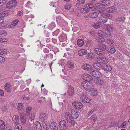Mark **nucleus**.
Masks as SVG:
<instances>
[{
	"mask_svg": "<svg viewBox=\"0 0 130 130\" xmlns=\"http://www.w3.org/2000/svg\"><path fill=\"white\" fill-rule=\"evenodd\" d=\"M107 12L109 13L113 12L115 11V8L114 7H111L108 8L106 9Z\"/></svg>",
	"mask_w": 130,
	"mask_h": 130,
	"instance_id": "nucleus-28",
	"label": "nucleus"
},
{
	"mask_svg": "<svg viewBox=\"0 0 130 130\" xmlns=\"http://www.w3.org/2000/svg\"><path fill=\"white\" fill-rule=\"evenodd\" d=\"M94 51L98 55L99 54V53L101 51L100 50L99 48H96L94 50Z\"/></svg>",
	"mask_w": 130,
	"mask_h": 130,
	"instance_id": "nucleus-54",
	"label": "nucleus"
},
{
	"mask_svg": "<svg viewBox=\"0 0 130 130\" xmlns=\"http://www.w3.org/2000/svg\"><path fill=\"white\" fill-rule=\"evenodd\" d=\"M83 69L86 70H93V68L91 66L87 64H84L82 66Z\"/></svg>",
	"mask_w": 130,
	"mask_h": 130,
	"instance_id": "nucleus-17",
	"label": "nucleus"
},
{
	"mask_svg": "<svg viewBox=\"0 0 130 130\" xmlns=\"http://www.w3.org/2000/svg\"><path fill=\"white\" fill-rule=\"evenodd\" d=\"M87 57L90 60H92L94 58V54L93 53H88L87 55Z\"/></svg>",
	"mask_w": 130,
	"mask_h": 130,
	"instance_id": "nucleus-22",
	"label": "nucleus"
},
{
	"mask_svg": "<svg viewBox=\"0 0 130 130\" xmlns=\"http://www.w3.org/2000/svg\"><path fill=\"white\" fill-rule=\"evenodd\" d=\"M6 50H3L0 49V55L5 54L6 53Z\"/></svg>",
	"mask_w": 130,
	"mask_h": 130,
	"instance_id": "nucleus-47",
	"label": "nucleus"
},
{
	"mask_svg": "<svg viewBox=\"0 0 130 130\" xmlns=\"http://www.w3.org/2000/svg\"><path fill=\"white\" fill-rule=\"evenodd\" d=\"M89 75L87 74H85L82 76V78L84 80L87 81V78H88Z\"/></svg>",
	"mask_w": 130,
	"mask_h": 130,
	"instance_id": "nucleus-45",
	"label": "nucleus"
},
{
	"mask_svg": "<svg viewBox=\"0 0 130 130\" xmlns=\"http://www.w3.org/2000/svg\"><path fill=\"white\" fill-rule=\"evenodd\" d=\"M127 123V122L126 121L122 123V125L121 126V127L122 128H124L125 127Z\"/></svg>",
	"mask_w": 130,
	"mask_h": 130,
	"instance_id": "nucleus-59",
	"label": "nucleus"
},
{
	"mask_svg": "<svg viewBox=\"0 0 130 130\" xmlns=\"http://www.w3.org/2000/svg\"><path fill=\"white\" fill-rule=\"evenodd\" d=\"M93 26L96 29H98L100 27V26L99 24L97 23H96L93 25Z\"/></svg>",
	"mask_w": 130,
	"mask_h": 130,
	"instance_id": "nucleus-52",
	"label": "nucleus"
},
{
	"mask_svg": "<svg viewBox=\"0 0 130 130\" xmlns=\"http://www.w3.org/2000/svg\"><path fill=\"white\" fill-rule=\"evenodd\" d=\"M104 35L107 37H109L111 36V33L110 32L108 31V30H106L104 32Z\"/></svg>",
	"mask_w": 130,
	"mask_h": 130,
	"instance_id": "nucleus-41",
	"label": "nucleus"
},
{
	"mask_svg": "<svg viewBox=\"0 0 130 130\" xmlns=\"http://www.w3.org/2000/svg\"><path fill=\"white\" fill-rule=\"evenodd\" d=\"M5 61V59L4 57L0 56V62L1 63L4 62Z\"/></svg>",
	"mask_w": 130,
	"mask_h": 130,
	"instance_id": "nucleus-57",
	"label": "nucleus"
},
{
	"mask_svg": "<svg viewBox=\"0 0 130 130\" xmlns=\"http://www.w3.org/2000/svg\"><path fill=\"white\" fill-rule=\"evenodd\" d=\"M65 70H64V69H63L62 70V71L61 72V76H64V75L65 74Z\"/></svg>",
	"mask_w": 130,
	"mask_h": 130,
	"instance_id": "nucleus-62",
	"label": "nucleus"
},
{
	"mask_svg": "<svg viewBox=\"0 0 130 130\" xmlns=\"http://www.w3.org/2000/svg\"><path fill=\"white\" fill-rule=\"evenodd\" d=\"M98 40L99 42H102L104 41L105 39L102 37H99L98 38Z\"/></svg>",
	"mask_w": 130,
	"mask_h": 130,
	"instance_id": "nucleus-48",
	"label": "nucleus"
},
{
	"mask_svg": "<svg viewBox=\"0 0 130 130\" xmlns=\"http://www.w3.org/2000/svg\"><path fill=\"white\" fill-rule=\"evenodd\" d=\"M107 30H108L110 32L112 31L113 29V27L111 25H107L106 26Z\"/></svg>",
	"mask_w": 130,
	"mask_h": 130,
	"instance_id": "nucleus-36",
	"label": "nucleus"
},
{
	"mask_svg": "<svg viewBox=\"0 0 130 130\" xmlns=\"http://www.w3.org/2000/svg\"><path fill=\"white\" fill-rule=\"evenodd\" d=\"M67 65L69 69L71 70L74 67V65L73 63L70 61L68 62Z\"/></svg>",
	"mask_w": 130,
	"mask_h": 130,
	"instance_id": "nucleus-30",
	"label": "nucleus"
},
{
	"mask_svg": "<svg viewBox=\"0 0 130 130\" xmlns=\"http://www.w3.org/2000/svg\"><path fill=\"white\" fill-rule=\"evenodd\" d=\"M89 92L91 95L93 96H96L98 94V91L96 90H95L94 89H90Z\"/></svg>",
	"mask_w": 130,
	"mask_h": 130,
	"instance_id": "nucleus-21",
	"label": "nucleus"
},
{
	"mask_svg": "<svg viewBox=\"0 0 130 130\" xmlns=\"http://www.w3.org/2000/svg\"><path fill=\"white\" fill-rule=\"evenodd\" d=\"M47 117L46 113H40L39 117L40 120L42 121H44L46 119Z\"/></svg>",
	"mask_w": 130,
	"mask_h": 130,
	"instance_id": "nucleus-13",
	"label": "nucleus"
},
{
	"mask_svg": "<svg viewBox=\"0 0 130 130\" xmlns=\"http://www.w3.org/2000/svg\"><path fill=\"white\" fill-rule=\"evenodd\" d=\"M80 98L81 100L85 103H89L91 100L90 98H88L85 95L83 94L80 95Z\"/></svg>",
	"mask_w": 130,
	"mask_h": 130,
	"instance_id": "nucleus-5",
	"label": "nucleus"
},
{
	"mask_svg": "<svg viewBox=\"0 0 130 130\" xmlns=\"http://www.w3.org/2000/svg\"><path fill=\"white\" fill-rule=\"evenodd\" d=\"M86 7L88 9H91L93 8V5L89 3H88L86 5Z\"/></svg>",
	"mask_w": 130,
	"mask_h": 130,
	"instance_id": "nucleus-49",
	"label": "nucleus"
},
{
	"mask_svg": "<svg viewBox=\"0 0 130 130\" xmlns=\"http://www.w3.org/2000/svg\"><path fill=\"white\" fill-rule=\"evenodd\" d=\"M0 129L1 130H5V123L3 120L0 119Z\"/></svg>",
	"mask_w": 130,
	"mask_h": 130,
	"instance_id": "nucleus-19",
	"label": "nucleus"
},
{
	"mask_svg": "<svg viewBox=\"0 0 130 130\" xmlns=\"http://www.w3.org/2000/svg\"><path fill=\"white\" fill-rule=\"evenodd\" d=\"M60 128V130H65V120H62L59 122Z\"/></svg>",
	"mask_w": 130,
	"mask_h": 130,
	"instance_id": "nucleus-12",
	"label": "nucleus"
},
{
	"mask_svg": "<svg viewBox=\"0 0 130 130\" xmlns=\"http://www.w3.org/2000/svg\"><path fill=\"white\" fill-rule=\"evenodd\" d=\"M7 25L5 24H1L0 25V29H3L6 28Z\"/></svg>",
	"mask_w": 130,
	"mask_h": 130,
	"instance_id": "nucleus-53",
	"label": "nucleus"
},
{
	"mask_svg": "<svg viewBox=\"0 0 130 130\" xmlns=\"http://www.w3.org/2000/svg\"><path fill=\"white\" fill-rule=\"evenodd\" d=\"M92 45V41L91 40H88L87 41L86 46L87 47H90Z\"/></svg>",
	"mask_w": 130,
	"mask_h": 130,
	"instance_id": "nucleus-39",
	"label": "nucleus"
},
{
	"mask_svg": "<svg viewBox=\"0 0 130 130\" xmlns=\"http://www.w3.org/2000/svg\"><path fill=\"white\" fill-rule=\"evenodd\" d=\"M19 21L18 19H16L12 21L11 23V25L14 26L16 25L18 22Z\"/></svg>",
	"mask_w": 130,
	"mask_h": 130,
	"instance_id": "nucleus-43",
	"label": "nucleus"
},
{
	"mask_svg": "<svg viewBox=\"0 0 130 130\" xmlns=\"http://www.w3.org/2000/svg\"><path fill=\"white\" fill-rule=\"evenodd\" d=\"M66 119L68 123H71L72 125L75 124V122L72 120L73 118H72L71 115L69 112H67L66 113Z\"/></svg>",
	"mask_w": 130,
	"mask_h": 130,
	"instance_id": "nucleus-1",
	"label": "nucleus"
},
{
	"mask_svg": "<svg viewBox=\"0 0 130 130\" xmlns=\"http://www.w3.org/2000/svg\"><path fill=\"white\" fill-rule=\"evenodd\" d=\"M50 127L53 130H58L57 124L54 122H53L51 123Z\"/></svg>",
	"mask_w": 130,
	"mask_h": 130,
	"instance_id": "nucleus-15",
	"label": "nucleus"
},
{
	"mask_svg": "<svg viewBox=\"0 0 130 130\" xmlns=\"http://www.w3.org/2000/svg\"><path fill=\"white\" fill-rule=\"evenodd\" d=\"M20 117L22 123L23 125H25L26 121V117L24 115H21Z\"/></svg>",
	"mask_w": 130,
	"mask_h": 130,
	"instance_id": "nucleus-14",
	"label": "nucleus"
},
{
	"mask_svg": "<svg viewBox=\"0 0 130 130\" xmlns=\"http://www.w3.org/2000/svg\"><path fill=\"white\" fill-rule=\"evenodd\" d=\"M12 121L16 124H18L19 121V117L17 115H14L13 117Z\"/></svg>",
	"mask_w": 130,
	"mask_h": 130,
	"instance_id": "nucleus-11",
	"label": "nucleus"
},
{
	"mask_svg": "<svg viewBox=\"0 0 130 130\" xmlns=\"http://www.w3.org/2000/svg\"><path fill=\"white\" fill-rule=\"evenodd\" d=\"M99 48L100 50V51H104L106 49V46L102 43H100L99 45Z\"/></svg>",
	"mask_w": 130,
	"mask_h": 130,
	"instance_id": "nucleus-27",
	"label": "nucleus"
},
{
	"mask_svg": "<svg viewBox=\"0 0 130 130\" xmlns=\"http://www.w3.org/2000/svg\"><path fill=\"white\" fill-rule=\"evenodd\" d=\"M90 72L91 74L94 77L99 78L102 76V74L101 73L96 70H91Z\"/></svg>",
	"mask_w": 130,
	"mask_h": 130,
	"instance_id": "nucleus-6",
	"label": "nucleus"
},
{
	"mask_svg": "<svg viewBox=\"0 0 130 130\" xmlns=\"http://www.w3.org/2000/svg\"><path fill=\"white\" fill-rule=\"evenodd\" d=\"M68 89L67 92V95L71 96L74 94V88L71 86H68Z\"/></svg>",
	"mask_w": 130,
	"mask_h": 130,
	"instance_id": "nucleus-8",
	"label": "nucleus"
},
{
	"mask_svg": "<svg viewBox=\"0 0 130 130\" xmlns=\"http://www.w3.org/2000/svg\"><path fill=\"white\" fill-rule=\"evenodd\" d=\"M113 42V41L111 39H108L107 40V42L108 44H112Z\"/></svg>",
	"mask_w": 130,
	"mask_h": 130,
	"instance_id": "nucleus-56",
	"label": "nucleus"
},
{
	"mask_svg": "<svg viewBox=\"0 0 130 130\" xmlns=\"http://www.w3.org/2000/svg\"><path fill=\"white\" fill-rule=\"evenodd\" d=\"M7 8L5 7H1L0 8V13H3V11L6 10V9Z\"/></svg>",
	"mask_w": 130,
	"mask_h": 130,
	"instance_id": "nucleus-55",
	"label": "nucleus"
},
{
	"mask_svg": "<svg viewBox=\"0 0 130 130\" xmlns=\"http://www.w3.org/2000/svg\"><path fill=\"white\" fill-rule=\"evenodd\" d=\"M98 15V13L97 12H93L89 13V16L91 18H95L97 17Z\"/></svg>",
	"mask_w": 130,
	"mask_h": 130,
	"instance_id": "nucleus-32",
	"label": "nucleus"
},
{
	"mask_svg": "<svg viewBox=\"0 0 130 130\" xmlns=\"http://www.w3.org/2000/svg\"><path fill=\"white\" fill-rule=\"evenodd\" d=\"M90 118L92 120L94 121H96L97 120V116L95 114L92 116Z\"/></svg>",
	"mask_w": 130,
	"mask_h": 130,
	"instance_id": "nucleus-42",
	"label": "nucleus"
},
{
	"mask_svg": "<svg viewBox=\"0 0 130 130\" xmlns=\"http://www.w3.org/2000/svg\"><path fill=\"white\" fill-rule=\"evenodd\" d=\"M107 50L109 53L111 54L115 53L116 52L115 48L111 45H110L107 47Z\"/></svg>",
	"mask_w": 130,
	"mask_h": 130,
	"instance_id": "nucleus-10",
	"label": "nucleus"
},
{
	"mask_svg": "<svg viewBox=\"0 0 130 130\" xmlns=\"http://www.w3.org/2000/svg\"><path fill=\"white\" fill-rule=\"evenodd\" d=\"M103 32L101 30L99 31L98 32V35L99 36V37H101L102 34Z\"/></svg>",
	"mask_w": 130,
	"mask_h": 130,
	"instance_id": "nucleus-61",
	"label": "nucleus"
},
{
	"mask_svg": "<svg viewBox=\"0 0 130 130\" xmlns=\"http://www.w3.org/2000/svg\"><path fill=\"white\" fill-rule=\"evenodd\" d=\"M102 69L106 71H110L111 70L112 68L110 65H106L102 68Z\"/></svg>",
	"mask_w": 130,
	"mask_h": 130,
	"instance_id": "nucleus-25",
	"label": "nucleus"
},
{
	"mask_svg": "<svg viewBox=\"0 0 130 130\" xmlns=\"http://www.w3.org/2000/svg\"><path fill=\"white\" fill-rule=\"evenodd\" d=\"M93 80V78L90 75H89L87 81L89 82H90L92 81Z\"/></svg>",
	"mask_w": 130,
	"mask_h": 130,
	"instance_id": "nucleus-51",
	"label": "nucleus"
},
{
	"mask_svg": "<svg viewBox=\"0 0 130 130\" xmlns=\"http://www.w3.org/2000/svg\"><path fill=\"white\" fill-rule=\"evenodd\" d=\"M95 59L96 61L101 63L104 64L107 63H108V60L105 58L103 57H98L95 58Z\"/></svg>",
	"mask_w": 130,
	"mask_h": 130,
	"instance_id": "nucleus-3",
	"label": "nucleus"
},
{
	"mask_svg": "<svg viewBox=\"0 0 130 130\" xmlns=\"http://www.w3.org/2000/svg\"><path fill=\"white\" fill-rule=\"evenodd\" d=\"M92 66L95 69L98 70H99L101 67V66L99 63H94L92 64Z\"/></svg>",
	"mask_w": 130,
	"mask_h": 130,
	"instance_id": "nucleus-23",
	"label": "nucleus"
},
{
	"mask_svg": "<svg viewBox=\"0 0 130 130\" xmlns=\"http://www.w3.org/2000/svg\"><path fill=\"white\" fill-rule=\"evenodd\" d=\"M81 85L82 87L86 90V93H89L90 89L91 87L90 83H86V82L83 81L81 83Z\"/></svg>",
	"mask_w": 130,
	"mask_h": 130,
	"instance_id": "nucleus-2",
	"label": "nucleus"
},
{
	"mask_svg": "<svg viewBox=\"0 0 130 130\" xmlns=\"http://www.w3.org/2000/svg\"><path fill=\"white\" fill-rule=\"evenodd\" d=\"M95 83L99 85H102L103 83V80L100 78H96L94 80Z\"/></svg>",
	"mask_w": 130,
	"mask_h": 130,
	"instance_id": "nucleus-24",
	"label": "nucleus"
},
{
	"mask_svg": "<svg viewBox=\"0 0 130 130\" xmlns=\"http://www.w3.org/2000/svg\"><path fill=\"white\" fill-rule=\"evenodd\" d=\"M71 6L70 4L69 3H68L66 5V10H69L71 8Z\"/></svg>",
	"mask_w": 130,
	"mask_h": 130,
	"instance_id": "nucleus-50",
	"label": "nucleus"
},
{
	"mask_svg": "<svg viewBox=\"0 0 130 130\" xmlns=\"http://www.w3.org/2000/svg\"><path fill=\"white\" fill-rule=\"evenodd\" d=\"M84 43V41L82 39H79L77 41V44L79 46H83Z\"/></svg>",
	"mask_w": 130,
	"mask_h": 130,
	"instance_id": "nucleus-31",
	"label": "nucleus"
},
{
	"mask_svg": "<svg viewBox=\"0 0 130 130\" xmlns=\"http://www.w3.org/2000/svg\"><path fill=\"white\" fill-rule=\"evenodd\" d=\"M5 88L7 92H10V90L11 89L10 85L8 83H7L5 86Z\"/></svg>",
	"mask_w": 130,
	"mask_h": 130,
	"instance_id": "nucleus-33",
	"label": "nucleus"
},
{
	"mask_svg": "<svg viewBox=\"0 0 130 130\" xmlns=\"http://www.w3.org/2000/svg\"><path fill=\"white\" fill-rule=\"evenodd\" d=\"M80 4H83L85 2V0H77Z\"/></svg>",
	"mask_w": 130,
	"mask_h": 130,
	"instance_id": "nucleus-60",
	"label": "nucleus"
},
{
	"mask_svg": "<svg viewBox=\"0 0 130 130\" xmlns=\"http://www.w3.org/2000/svg\"><path fill=\"white\" fill-rule=\"evenodd\" d=\"M107 21V19H103L101 18L99 19V22L100 23H104L106 22Z\"/></svg>",
	"mask_w": 130,
	"mask_h": 130,
	"instance_id": "nucleus-38",
	"label": "nucleus"
},
{
	"mask_svg": "<svg viewBox=\"0 0 130 130\" xmlns=\"http://www.w3.org/2000/svg\"><path fill=\"white\" fill-rule=\"evenodd\" d=\"M32 108L30 107H26V114L28 116H29L30 114V111Z\"/></svg>",
	"mask_w": 130,
	"mask_h": 130,
	"instance_id": "nucleus-37",
	"label": "nucleus"
},
{
	"mask_svg": "<svg viewBox=\"0 0 130 130\" xmlns=\"http://www.w3.org/2000/svg\"><path fill=\"white\" fill-rule=\"evenodd\" d=\"M78 53L79 56H82L86 54L87 53V51L85 49H81L78 51Z\"/></svg>",
	"mask_w": 130,
	"mask_h": 130,
	"instance_id": "nucleus-18",
	"label": "nucleus"
},
{
	"mask_svg": "<svg viewBox=\"0 0 130 130\" xmlns=\"http://www.w3.org/2000/svg\"><path fill=\"white\" fill-rule=\"evenodd\" d=\"M72 105L75 108L77 109H80L83 106V104L81 102L77 101L73 102Z\"/></svg>",
	"mask_w": 130,
	"mask_h": 130,
	"instance_id": "nucleus-4",
	"label": "nucleus"
},
{
	"mask_svg": "<svg viewBox=\"0 0 130 130\" xmlns=\"http://www.w3.org/2000/svg\"><path fill=\"white\" fill-rule=\"evenodd\" d=\"M125 18L124 17H121L120 18V21L121 22H124L125 21Z\"/></svg>",
	"mask_w": 130,
	"mask_h": 130,
	"instance_id": "nucleus-63",
	"label": "nucleus"
},
{
	"mask_svg": "<svg viewBox=\"0 0 130 130\" xmlns=\"http://www.w3.org/2000/svg\"><path fill=\"white\" fill-rule=\"evenodd\" d=\"M43 126L44 129L47 130L50 127V124L48 123L46 121H45L43 123Z\"/></svg>",
	"mask_w": 130,
	"mask_h": 130,
	"instance_id": "nucleus-26",
	"label": "nucleus"
},
{
	"mask_svg": "<svg viewBox=\"0 0 130 130\" xmlns=\"http://www.w3.org/2000/svg\"><path fill=\"white\" fill-rule=\"evenodd\" d=\"M97 10L100 13H102L106 10V9L103 7L102 4L99 5L97 6Z\"/></svg>",
	"mask_w": 130,
	"mask_h": 130,
	"instance_id": "nucleus-9",
	"label": "nucleus"
},
{
	"mask_svg": "<svg viewBox=\"0 0 130 130\" xmlns=\"http://www.w3.org/2000/svg\"><path fill=\"white\" fill-rule=\"evenodd\" d=\"M7 35V32L4 31H2L0 32V37H2V36H6Z\"/></svg>",
	"mask_w": 130,
	"mask_h": 130,
	"instance_id": "nucleus-46",
	"label": "nucleus"
},
{
	"mask_svg": "<svg viewBox=\"0 0 130 130\" xmlns=\"http://www.w3.org/2000/svg\"><path fill=\"white\" fill-rule=\"evenodd\" d=\"M5 130H13L11 127L8 126L7 127Z\"/></svg>",
	"mask_w": 130,
	"mask_h": 130,
	"instance_id": "nucleus-64",
	"label": "nucleus"
},
{
	"mask_svg": "<svg viewBox=\"0 0 130 130\" xmlns=\"http://www.w3.org/2000/svg\"><path fill=\"white\" fill-rule=\"evenodd\" d=\"M99 56H101L103 57H106L107 56V53L103 52L100 51L99 53V54L98 55Z\"/></svg>",
	"mask_w": 130,
	"mask_h": 130,
	"instance_id": "nucleus-40",
	"label": "nucleus"
},
{
	"mask_svg": "<svg viewBox=\"0 0 130 130\" xmlns=\"http://www.w3.org/2000/svg\"><path fill=\"white\" fill-rule=\"evenodd\" d=\"M17 2L15 1H11L7 4V8L10 9L17 5Z\"/></svg>",
	"mask_w": 130,
	"mask_h": 130,
	"instance_id": "nucleus-7",
	"label": "nucleus"
},
{
	"mask_svg": "<svg viewBox=\"0 0 130 130\" xmlns=\"http://www.w3.org/2000/svg\"><path fill=\"white\" fill-rule=\"evenodd\" d=\"M34 125L35 127L34 128H38L40 127V128H42V127L41 125L40 122L38 121L34 123Z\"/></svg>",
	"mask_w": 130,
	"mask_h": 130,
	"instance_id": "nucleus-35",
	"label": "nucleus"
},
{
	"mask_svg": "<svg viewBox=\"0 0 130 130\" xmlns=\"http://www.w3.org/2000/svg\"><path fill=\"white\" fill-rule=\"evenodd\" d=\"M102 3L103 4L102 5L104 6H108L110 4L109 1V0H105L103 1Z\"/></svg>",
	"mask_w": 130,
	"mask_h": 130,
	"instance_id": "nucleus-34",
	"label": "nucleus"
},
{
	"mask_svg": "<svg viewBox=\"0 0 130 130\" xmlns=\"http://www.w3.org/2000/svg\"><path fill=\"white\" fill-rule=\"evenodd\" d=\"M23 107V105L22 103H19L18 106V110H20L22 109Z\"/></svg>",
	"mask_w": 130,
	"mask_h": 130,
	"instance_id": "nucleus-44",
	"label": "nucleus"
},
{
	"mask_svg": "<svg viewBox=\"0 0 130 130\" xmlns=\"http://www.w3.org/2000/svg\"><path fill=\"white\" fill-rule=\"evenodd\" d=\"M9 13L8 11L6 10H6H4L3 13H0V17H4L5 16H7Z\"/></svg>",
	"mask_w": 130,
	"mask_h": 130,
	"instance_id": "nucleus-29",
	"label": "nucleus"
},
{
	"mask_svg": "<svg viewBox=\"0 0 130 130\" xmlns=\"http://www.w3.org/2000/svg\"><path fill=\"white\" fill-rule=\"evenodd\" d=\"M8 41V39L6 38H1L0 39V41L2 42H7Z\"/></svg>",
	"mask_w": 130,
	"mask_h": 130,
	"instance_id": "nucleus-58",
	"label": "nucleus"
},
{
	"mask_svg": "<svg viewBox=\"0 0 130 130\" xmlns=\"http://www.w3.org/2000/svg\"><path fill=\"white\" fill-rule=\"evenodd\" d=\"M101 15L104 18H107L108 19H111L112 17L111 14L107 12L102 13Z\"/></svg>",
	"mask_w": 130,
	"mask_h": 130,
	"instance_id": "nucleus-20",
	"label": "nucleus"
},
{
	"mask_svg": "<svg viewBox=\"0 0 130 130\" xmlns=\"http://www.w3.org/2000/svg\"><path fill=\"white\" fill-rule=\"evenodd\" d=\"M71 113H72L71 116L73 119H76L79 116L77 112H75L74 110H71Z\"/></svg>",
	"mask_w": 130,
	"mask_h": 130,
	"instance_id": "nucleus-16",
	"label": "nucleus"
}]
</instances>
